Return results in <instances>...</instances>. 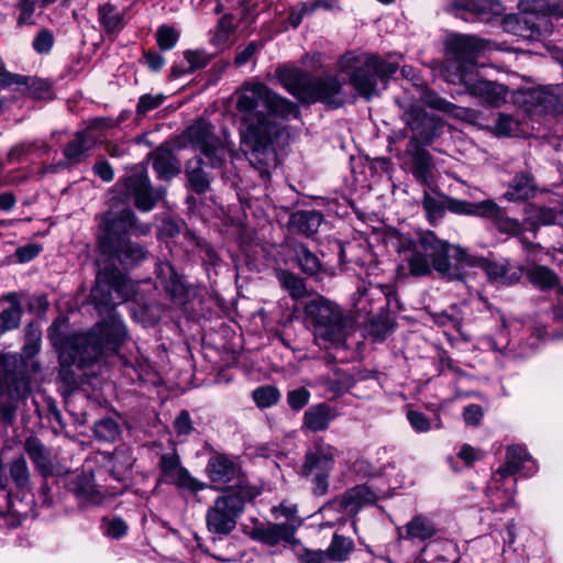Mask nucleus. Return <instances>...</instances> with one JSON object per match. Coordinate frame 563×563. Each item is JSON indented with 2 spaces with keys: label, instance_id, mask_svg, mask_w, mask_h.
<instances>
[{
  "label": "nucleus",
  "instance_id": "f3484780",
  "mask_svg": "<svg viewBox=\"0 0 563 563\" xmlns=\"http://www.w3.org/2000/svg\"><path fill=\"white\" fill-rule=\"evenodd\" d=\"M354 541L334 533L327 550L299 549L296 556L301 563L345 562L354 551Z\"/></svg>",
  "mask_w": 563,
  "mask_h": 563
},
{
  "label": "nucleus",
  "instance_id": "4d7b16f0",
  "mask_svg": "<svg viewBox=\"0 0 563 563\" xmlns=\"http://www.w3.org/2000/svg\"><path fill=\"white\" fill-rule=\"evenodd\" d=\"M47 150L48 146L45 142H31V143H21L13 146L8 153V161L11 163L13 161H18L22 155L32 152L34 150Z\"/></svg>",
  "mask_w": 563,
  "mask_h": 563
},
{
  "label": "nucleus",
  "instance_id": "f257e3e1",
  "mask_svg": "<svg viewBox=\"0 0 563 563\" xmlns=\"http://www.w3.org/2000/svg\"><path fill=\"white\" fill-rule=\"evenodd\" d=\"M121 301L128 300L133 286L130 279L117 267L106 265L100 268L91 298L96 308L107 317L98 322L90 332L68 336L64 342L55 336L56 322L49 329V336L59 350V363L63 367L77 365L86 367L102 356L114 354L128 336L121 316L114 309L113 295Z\"/></svg>",
  "mask_w": 563,
  "mask_h": 563
},
{
  "label": "nucleus",
  "instance_id": "9d476101",
  "mask_svg": "<svg viewBox=\"0 0 563 563\" xmlns=\"http://www.w3.org/2000/svg\"><path fill=\"white\" fill-rule=\"evenodd\" d=\"M445 48L450 57L442 66L444 79L449 73L477 70L476 59L485 44L473 35L453 34L446 40Z\"/></svg>",
  "mask_w": 563,
  "mask_h": 563
},
{
  "label": "nucleus",
  "instance_id": "338daca9",
  "mask_svg": "<svg viewBox=\"0 0 563 563\" xmlns=\"http://www.w3.org/2000/svg\"><path fill=\"white\" fill-rule=\"evenodd\" d=\"M531 217L536 223L548 225L556 221L558 213L551 208H536Z\"/></svg>",
  "mask_w": 563,
  "mask_h": 563
},
{
  "label": "nucleus",
  "instance_id": "aec40b11",
  "mask_svg": "<svg viewBox=\"0 0 563 563\" xmlns=\"http://www.w3.org/2000/svg\"><path fill=\"white\" fill-rule=\"evenodd\" d=\"M206 472L209 479L221 487L229 485L234 481H239L238 489L243 487V482L240 477L242 475V465L238 459L222 453H214L210 456Z\"/></svg>",
  "mask_w": 563,
  "mask_h": 563
},
{
  "label": "nucleus",
  "instance_id": "dca6fc26",
  "mask_svg": "<svg viewBox=\"0 0 563 563\" xmlns=\"http://www.w3.org/2000/svg\"><path fill=\"white\" fill-rule=\"evenodd\" d=\"M183 139L192 147L200 150L212 167H220L225 156V148L214 135L213 126L206 120H197L188 126Z\"/></svg>",
  "mask_w": 563,
  "mask_h": 563
},
{
  "label": "nucleus",
  "instance_id": "4c0bfd02",
  "mask_svg": "<svg viewBox=\"0 0 563 563\" xmlns=\"http://www.w3.org/2000/svg\"><path fill=\"white\" fill-rule=\"evenodd\" d=\"M321 222V213L311 210L295 212L291 214L289 220V224L292 229L307 236H311L317 233Z\"/></svg>",
  "mask_w": 563,
  "mask_h": 563
},
{
  "label": "nucleus",
  "instance_id": "412c9836",
  "mask_svg": "<svg viewBox=\"0 0 563 563\" xmlns=\"http://www.w3.org/2000/svg\"><path fill=\"white\" fill-rule=\"evenodd\" d=\"M423 208L430 220H435L449 210L456 214L471 216L473 211V202L455 199L438 192H424Z\"/></svg>",
  "mask_w": 563,
  "mask_h": 563
},
{
  "label": "nucleus",
  "instance_id": "49530a36",
  "mask_svg": "<svg viewBox=\"0 0 563 563\" xmlns=\"http://www.w3.org/2000/svg\"><path fill=\"white\" fill-rule=\"evenodd\" d=\"M252 398L258 408H269L279 401L280 391L275 386L265 385L253 390Z\"/></svg>",
  "mask_w": 563,
  "mask_h": 563
},
{
  "label": "nucleus",
  "instance_id": "39448f33",
  "mask_svg": "<svg viewBox=\"0 0 563 563\" xmlns=\"http://www.w3.org/2000/svg\"><path fill=\"white\" fill-rule=\"evenodd\" d=\"M279 78L285 89L300 101H320L333 108L344 103L342 84L336 77H312L298 68H285Z\"/></svg>",
  "mask_w": 563,
  "mask_h": 563
},
{
  "label": "nucleus",
  "instance_id": "0e129e2a",
  "mask_svg": "<svg viewBox=\"0 0 563 563\" xmlns=\"http://www.w3.org/2000/svg\"><path fill=\"white\" fill-rule=\"evenodd\" d=\"M407 418L410 422V426L417 432H427L428 430H430V422L422 412L409 410L407 413Z\"/></svg>",
  "mask_w": 563,
  "mask_h": 563
},
{
  "label": "nucleus",
  "instance_id": "20e7f679",
  "mask_svg": "<svg viewBox=\"0 0 563 563\" xmlns=\"http://www.w3.org/2000/svg\"><path fill=\"white\" fill-rule=\"evenodd\" d=\"M150 224H139L130 209L109 211L100 223L98 245L101 253L118 260L124 266H134L146 257V251L129 239V234L146 235Z\"/></svg>",
  "mask_w": 563,
  "mask_h": 563
},
{
  "label": "nucleus",
  "instance_id": "3c124183",
  "mask_svg": "<svg viewBox=\"0 0 563 563\" xmlns=\"http://www.w3.org/2000/svg\"><path fill=\"white\" fill-rule=\"evenodd\" d=\"M165 99L166 97L163 93H146L141 96L136 106V117H144L146 113L157 109L163 104Z\"/></svg>",
  "mask_w": 563,
  "mask_h": 563
},
{
  "label": "nucleus",
  "instance_id": "8fccbe9b",
  "mask_svg": "<svg viewBox=\"0 0 563 563\" xmlns=\"http://www.w3.org/2000/svg\"><path fill=\"white\" fill-rule=\"evenodd\" d=\"M93 432L97 439L112 442L119 437L120 428L112 418H103L95 423Z\"/></svg>",
  "mask_w": 563,
  "mask_h": 563
},
{
  "label": "nucleus",
  "instance_id": "58836bf2",
  "mask_svg": "<svg viewBox=\"0 0 563 563\" xmlns=\"http://www.w3.org/2000/svg\"><path fill=\"white\" fill-rule=\"evenodd\" d=\"M411 172L421 184L427 185L432 179V158L429 152L416 148L411 155Z\"/></svg>",
  "mask_w": 563,
  "mask_h": 563
},
{
  "label": "nucleus",
  "instance_id": "a19ab883",
  "mask_svg": "<svg viewBox=\"0 0 563 563\" xmlns=\"http://www.w3.org/2000/svg\"><path fill=\"white\" fill-rule=\"evenodd\" d=\"M528 280L541 290L552 289L559 286L558 275L549 267L543 265H533L527 269Z\"/></svg>",
  "mask_w": 563,
  "mask_h": 563
},
{
  "label": "nucleus",
  "instance_id": "f8f14e48",
  "mask_svg": "<svg viewBox=\"0 0 563 563\" xmlns=\"http://www.w3.org/2000/svg\"><path fill=\"white\" fill-rule=\"evenodd\" d=\"M445 81L463 85L467 93L496 108L505 103L508 93L505 85L484 79L479 76L478 70L449 73L445 75Z\"/></svg>",
  "mask_w": 563,
  "mask_h": 563
},
{
  "label": "nucleus",
  "instance_id": "6e6d98bb",
  "mask_svg": "<svg viewBox=\"0 0 563 563\" xmlns=\"http://www.w3.org/2000/svg\"><path fill=\"white\" fill-rule=\"evenodd\" d=\"M185 58L189 64L186 71H194L198 68L205 67L210 62V55L202 49L186 51Z\"/></svg>",
  "mask_w": 563,
  "mask_h": 563
},
{
  "label": "nucleus",
  "instance_id": "5fc2aeb1",
  "mask_svg": "<svg viewBox=\"0 0 563 563\" xmlns=\"http://www.w3.org/2000/svg\"><path fill=\"white\" fill-rule=\"evenodd\" d=\"M27 81H29L27 76H22L19 74H13V73L7 71L4 69L3 62L0 60V87L1 88L13 87V86L19 88V87L24 86V84Z\"/></svg>",
  "mask_w": 563,
  "mask_h": 563
},
{
  "label": "nucleus",
  "instance_id": "9b49d317",
  "mask_svg": "<svg viewBox=\"0 0 563 563\" xmlns=\"http://www.w3.org/2000/svg\"><path fill=\"white\" fill-rule=\"evenodd\" d=\"M246 490L240 487L239 490H229L217 498L214 505L207 512V527L209 531L217 534L230 533L236 525V518L244 510Z\"/></svg>",
  "mask_w": 563,
  "mask_h": 563
},
{
  "label": "nucleus",
  "instance_id": "e2e57ef3",
  "mask_svg": "<svg viewBox=\"0 0 563 563\" xmlns=\"http://www.w3.org/2000/svg\"><path fill=\"white\" fill-rule=\"evenodd\" d=\"M53 46V35L49 31H41L33 41V47L37 53H47Z\"/></svg>",
  "mask_w": 563,
  "mask_h": 563
},
{
  "label": "nucleus",
  "instance_id": "b1692460",
  "mask_svg": "<svg viewBox=\"0 0 563 563\" xmlns=\"http://www.w3.org/2000/svg\"><path fill=\"white\" fill-rule=\"evenodd\" d=\"M528 98L541 111L550 113L563 111V87L559 85L533 89L528 93Z\"/></svg>",
  "mask_w": 563,
  "mask_h": 563
},
{
  "label": "nucleus",
  "instance_id": "603ef678",
  "mask_svg": "<svg viewBox=\"0 0 563 563\" xmlns=\"http://www.w3.org/2000/svg\"><path fill=\"white\" fill-rule=\"evenodd\" d=\"M518 120L512 115L499 113L495 122V133L499 136H509L516 132Z\"/></svg>",
  "mask_w": 563,
  "mask_h": 563
},
{
  "label": "nucleus",
  "instance_id": "0eeeda50",
  "mask_svg": "<svg viewBox=\"0 0 563 563\" xmlns=\"http://www.w3.org/2000/svg\"><path fill=\"white\" fill-rule=\"evenodd\" d=\"M29 393L21 360L16 355L0 354V423L4 427L14 424L20 402Z\"/></svg>",
  "mask_w": 563,
  "mask_h": 563
},
{
  "label": "nucleus",
  "instance_id": "09e8293b",
  "mask_svg": "<svg viewBox=\"0 0 563 563\" xmlns=\"http://www.w3.org/2000/svg\"><path fill=\"white\" fill-rule=\"evenodd\" d=\"M278 279L282 286L290 294L292 298H302L307 294L306 285L301 278L289 273L280 272Z\"/></svg>",
  "mask_w": 563,
  "mask_h": 563
},
{
  "label": "nucleus",
  "instance_id": "69168bd1",
  "mask_svg": "<svg viewBox=\"0 0 563 563\" xmlns=\"http://www.w3.org/2000/svg\"><path fill=\"white\" fill-rule=\"evenodd\" d=\"M174 428L179 435H187L192 431V422L187 410L180 411L174 421Z\"/></svg>",
  "mask_w": 563,
  "mask_h": 563
},
{
  "label": "nucleus",
  "instance_id": "052dcab7",
  "mask_svg": "<svg viewBox=\"0 0 563 563\" xmlns=\"http://www.w3.org/2000/svg\"><path fill=\"white\" fill-rule=\"evenodd\" d=\"M31 95L36 99H42L51 90V84L44 79L29 77V81L24 86Z\"/></svg>",
  "mask_w": 563,
  "mask_h": 563
},
{
  "label": "nucleus",
  "instance_id": "c9c22d12",
  "mask_svg": "<svg viewBox=\"0 0 563 563\" xmlns=\"http://www.w3.org/2000/svg\"><path fill=\"white\" fill-rule=\"evenodd\" d=\"M3 299L10 302V307L0 312V335L18 329L23 314V308L16 294H8Z\"/></svg>",
  "mask_w": 563,
  "mask_h": 563
},
{
  "label": "nucleus",
  "instance_id": "774afa93",
  "mask_svg": "<svg viewBox=\"0 0 563 563\" xmlns=\"http://www.w3.org/2000/svg\"><path fill=\"white\" fill-rule=\"evenodd\" d=\"M483 418V409L479 405L472 404L464 408L463 419L466 424L476 426Z\"/></svg>",
  "mask_w": 563,
  "mask_h": 563
},
{
  "label": "nucleus",
  "instance_id": "680f3d73",
  "mask_svg": "<svg viewBox=\"0 0 563 563\" xmlns=\"http://www.w3.org/2000/svg\"><path fill=\"white\" fill-rule=\"evenodd\" d=\"M236 21L233 15H224L220 19L217 31V38L220 42L228 40L229 35L234 31Z\"/></svg>",
  "mask_w": 563,
  "mask_h": 563
},
{
  "label": "nucleus",
  "instance_id": "4be33fe9",
  "mask_svg": "<svg viewBox=\"0 0 563 563\" xmlns=\"http://www.w3.org/2000/svg\"><path fill=\"white\" fill-rule=\"evenodd\" d=\"M471 216L483 217L492 221L501 233L519 234L522 231L521 223L506 214V212L493 200L475 202Z\"/></svg>",
  "mask_w": 563,
  "mask_h": 563
},
{
  "label": "nucleus",
  "instance_id": "2eb2a0df",
  "mask_svg": "<svg viewBox=\"0 0 563 563\" xmlns=\"http://www.w3.org/2000/svg\"><path fill=\"white\" fill-rule=\"evenodd\" d=\"M126 201H133L142 211H150L162 197L159 190L151 186L150 178L143 167H135L129 175L117 184Z\"/></svg>",
  "mask_w": 563,
  "mask_h": 563
},
{
  "label": "nucleus",
  "instance_id": "423d86ee",
  "mask_svg": "<svg viewBox=\"0 0 563 563\" xmlns=\"http://www.w3.org/2000/svg\"><path fill=\"white\" fill-rule=\"evenodd\" d=\"M398 68L396 63L386 62L376 55L346 53L339 60V70L349 74V82L366 100L378 95L377 79H384Z\"/></svg>",
  "mask_w": 563,
  "mask_h": 563
},
{
  "label": "nucleus",
  "instance_id": "6e6552de",
  "mask_svg": "<svg viewBox=\"0 0 563 563\" xmlns=\"http://www.w3.org/2000/svg\"><path fill=\"white\" fill-rule=\"evenodd\" d=\"M305 313L313 323L317 339L339 342L344 338L346 318L336 303L318 297L307 302Z\"/></svg>",
  "mask_w": 563,
  "mask_h": 563
},
{
  "label": "nucleus",
  "instance_id": "ea45409f",
  "mask_svg": "<svg viewBox=\"0 0 563 563\" xmlns=\"http://www.w3.org/2000/svg\"><path fill=\"white\" fill-rule=\"evenodd\" d=\"M190 188L197 194H203L209 189L210 180L202 169V159L192 158L186 164L185 169Z\"/></svg>",
  "mask_w": 563,
  "mask_h": 563
},
{
  "label": "nucleus",
  "instance_id": "cd10ccee",
  "mask_svg": "<svg viewBox=\"0 0 563 563\" xmlns=\"http://www.w3.org/2000/svg\"><path fill=\"white\" fill-rule=\"evenodd\" d=\"M151 158L153 161V168L159 178L170 179L180 173V161L167 144L156 148L151 154Z\"/></svg>",
  "mask_w": 563,
  "mask_h": 563
},
{
  "label": "nucleus",
  "instance_id": "13d9d810",
  "mask_svg": "<svg viewBox=\"0 0 563 563\" xmlns=\"http://www.w3.org/2000/svg\"><path fill=\"white\" fill-rule=\"evenodd\" d=\"M156 36L157 43L162 49L173 48L178 40L177 32L173 27L166 25H163L157 30Z\"/></svg>",
  "mask_w": 563,
  "mask_h": 563
},
{
  "label": "nucleus",
  "instance_id": "473e14b6",
  "mask_svg": "<svg viewBox=\"0 0 563 563\" xmlns=\"http://www.w3.org/2000/svg\"><path fill=\"white\" fill-rule=\"evenodd\" d=\"M97 139L96 134H91V130L77 132L75 140L69 142L64 150L65 157L70 164L79 163L96 144Z\"/></svg>",
  "mask_w": 563,
  "mask_h": 563
},
{
  "label": "nucleus",
  "instance_id": "6ab92c4d",
  "mask_svg": "<svg viewBox=\"0 0 563 563\" xmlns=\"http://www.w3.org/2000/svg\"><path fill=\"white\" fill-rule=\"evenodd\" d=\"M159 482L186 488L190 492H199L205 485L194 478L187 468L181 465L180 457L176 452L165 453L159 459Z\"/></svg>",
  "mask_w": 563,
  "mask_h": 563
},
{
  "label": "nucleus",
  "instance_id": "5701e85b",
  "mask_svg": "<svg viewBox=\"0 0 563 563\" xmlns=\"http://www.w3.org/2000/svg\"><path fill=\"white\" fill-rule=\"evenodd\" d=\"M134 462L132 450L125 445L103 455V467L118 482H124L130 477Z\"/></svg>",
  "mask_w": 563,
  "mask_h": 563
},
{
  "label": "nucleus",
  "instance_id": "bb28decb",
  "mask_svg": "<svg viewBox=\"0 0 563 563\" xmlns=\"http://www.w3.org/2000/svg\"><path fill=\"white\" fill-rule=\"evenodd\" d=\"M69 490L85 504L98 505L102 494L93 482L90 473L74 474L68 483Z\"/></svg>",
  "mask_w": 563,
  "mask_h": 563
},
{
  "label": "nucleus",
  "instance_id": "a878e982",
  "mask_svg": "<svg viewBox=\"0 0 563 563\" xmlns=\"http://www.w3.org/2000/svg\"><path fill=\"white\" fill-rule=\"evenodd\" d=\"M296 529L297 526L294 525H261L253 529L250 537L268 545H275L282 540L298 543V541L294 539Z\"/></svg>",
  "mask_w": 563,
  "mask_h": 563
},
{
  "label": "nucleus",
  "instance_id": "2f4dec72",
  "mask_svg": "<svg viewBox=\"0 0 563 563\" xmlns=\"http://www.w3.org/2000/svg\"><path fill=\"white\" fill-rule=\"evenodd\" d=\"M377 495L367 485H357L341 497V507L347 514H355L364 505L374 504Z\"/></svg>",
  "mask_w": 563,
  "mask_h": 563
},
{
  "label": "nucleus",
  "instance_id": "e433bc0d",
  "mask_svg": "<svg viewBox=\"0 0 563 563\" xmlns=\"http://www.w3.org/2000/svg\"><path fill=\"white\" fill-rule=\"evenodd\" d=\"M334 415L332 413L329 406L319 404L310 407L303 415V428L309 431L318 432L325 430L330 422L333 420Z\"/></svg>",
  "mask_w": 563,
  "mask_h": 563
},
{
  "label": "nucleus",
  "instance_id": "f03ea898",
  "mask_svg": "<svg viewBox=\"0 0 563 563\" xmlns=\"http://www.w3.org/2000/svg\"><path fill=\"white\" fill-rule=\"evenodd\" d=\"M255 100L249 97V140L252 139V166L258 176L266 180L275 165L276 155L272 141L280 131L278 119L297 117L298 108L288 99L273 92L262 84L249 85Z\"/></svg>",
  "mask_w": 563,
  "mask_h": 563
},
{
  "label": "nucleus",
  "instance_id": "c85d7f7f",
  "mask_svg": "<svg viewBox=\"0 0 563 563\" xmlns=\"http://www.w3.org/2000/svg\"><path fill=\"white\" fill-rule=\"evenodd\" d=\"M493 477L487 486L486 496L493 511L503 512L514 505V494L516 487L515 478H506L499 483V488L492 489Z\"/></svg>",
  "mask_w": 563,
  "mask_h": 563
},
{
  "label": "nucleus",
  "instance_id": "7ed1b4c3",
  "mask_svg": "<svg viewBox=\"0 0 563 563\" xmlns=\"http://www.w3.org/2000/svg\"><path fill=\"white\" fill-rule=\"evenodd\" d=\"M397 250L401 257L400 269H407L411 276H427L434 269L448 280H464L455 256V250L463 249L438 239L430 231L419 233L416 239L401 236Z\"/></svg>",
  "mask_w": 563,
  "mask_h": 563
},
{
  "label": "nucleus",
  "instance_id": "72a5a7b5",
  "mask_svg": "<svg viewBox=\"0 0 563 563\" xmlns=\"http://www.w3.org/2000/svg\"><path fill=\"white\" fill-rule=\"evenodd\" d=\"M536 184L528 173L517 174L508 184L504 197L508 201H523L532 198L536 194Z\"/></svg>",
  "mask_w": 563,
  "mask_h": 563
},
{
  "label": "nucleus",
  "instance_id": "c03bdc74",
  "mask_svg": "<svg viewBox=\"0 0 563 563\" xmlns=\"http://www.w3.org/2000/svg\"><path fill=\"white\" fill-rule=\"evenodd\" d=\"M296 260L302 272L308 275L313 276L322 268L319 257L306 245H298L296 247Z\"/></svg>",
  "mask_w": 563,
  "mask_h": 563
},
{
  "label": "nucleus",
  "instance_id": "a18cd8bd",
  "mask_svg": "<svg viewBox=\"0 0 563 563\" xmlns=\"http://www.w3.org/2000/svg\"><path fill=\"white\" fill-rule=\"evenodd\" d=\"M10 477L19 488H27L30 485V471L23 455L15 456L9 464Z\"/></svg>",
  "mask_w": 563,
  "mask_h": 563
},
{
  "label": "nucleus",
  "instance_id": "de8ad7c7",
  "mask_svg": "<svg viewBox=\"0 0 563 563\" xmlns=\"http://www.w3.org/2000/svg\"><path fill=\"white\" fill-rule=\"evenodd\" d=\"M101 530L106 537L119 540L128 533L129 526L120 517H104L101 522Z\"/></svg>",
  "mask_w": 563,
  "mask_h": 563
},
{
  "label": "nucleus",
  "instance_id": "4468645a",
  "mask_svg": "<svg viewBox=\"0 0 563 563\" xmlns=\"http://www.w3.org/2000/svg\"><path fill=\"white\" fill-rule=\"evenodd\" d=\"M397 103L401 110L400 118L412 131L415 141L430 143L440 134L441 121L434 115H429L417 102L404 98L397 99Z\"/></svg>",
  "mask_w": 563,
  "mask_h": 563
},
{
  "label": "nucleus",
  "instance_id": "a211bd4d",
  "mask_svg": "<svg viewBox=\"0 0 563 563\" xmlns=\"http://www.w3.org/2000/svg\"><path fill=\"white\" fill-rule=\"evenodd\" d=\"M533 11L541 12L542 15L538 16L532 13H523L518 19V27L520 31L527 29L528 33H520L522 37L538 38L543 33L550 31L549 21L545 15H563V4L559 2H552L549 0H537L533 2Z\"/></svg>",
  "mask_w": 563,
  "mask_h": 563
},
{
  "label": "nucleus",
  "instance_id": "393cba45",
  "mask_svg": "<svg viewBox=\"0 0 563 563\" xmlns=\"http://www.w3.org/2000/svg\"><path fill=\"white\" fill-rule=\"evenodd\" d=\"M528 461H530V456L525 448L520 445L509 446L505 463L493 475L492 489L499 488V483L504 479L514 478L512 475L518 473Z\"/></svg>",
  "mask_w": 563,
  "mask_h": 563
},
{
  "label": "nucleus",
  "instance_id": "f704fd0d",
  "mask_svg": "<svg viewBox=\"0 0 563 563\" xmlns=\"http://www.w3.org/2000/svg\"><path fill=\"white\" fill-rule=\"evenodd\" d=\"M404 531L405 534L402 530H399L400 538L420 541L430 539L437 533V529L433 522L428 517L422 515H418L413 517L409 522H407V525L404 527Z\"/></svg>",
  "mask_w": 563,
  "mask_h": 563
},
{
  "label": "nucleus",
  "instance_id": "1a4fd4ad",
  "mask_svg": "<svg viewBox=\"0 0 563 563\" xmlns=\"http://www.w3.org/2000/svg\"><path fill=\"white\" fill-rule=\"evenodd\" d=\"M338 453V449L322 438H317L308 448L302 473L311 478L316 495L323 496L328 493L329 476L334 468Z\"/></svg>",
  "mask_w": 563,
  "mask_h": 563
},
{
  "label": "nucleus",
  "instance_id": "c756f323",
  "mask_svg": "<svg viewBox=\"0 0 563 563\" xmlns=\"http://www.w3.org/2000/svg\"><path fill=\"white\" fill-rule=\"evenodd\" d=\"M453 9L466 10L484 21H489L490 16H500L505 12L499 0H460L453 4Z\"/></svg>",
  "mask_w": 563,
  "mask_h": 563
},
{
  "label": "nucleus",
  "instance_id": "7c9ffc66",
  "mask_svg": "<svg viewBox=\"0 0 563 563\" xmlns=\"http://www.w3.org/2000/svg\"><path fill=\"white\" fill-rule=\"evenodd\" d=\"M156 276L166 292L173 299L180 298L185 295L186 287L183 283V279L169 262L157 263Z\"/></svg>",
  "mask_w": 563,
  "mask_h": 563
},
{
  "label": "nucleus",
  "instance_id": "37998d69",
  "mask_svg": "<svg viewBox=\"0 0 563 563\" xmlns=\"http://www.w3.org/2000/svg\"><path fill=\"white\" fill-rule=\"evenodd\" d=\"M99 21L107 33H119L124 26V14L110 4L99 8Z\"/></svg>",
  "mask_w": 563,
  "mask_h": 563
},
{
  "label": "nucleus",
  "instance_id": "79ce46f5",
  "mask_svg": "<svg viewBox=\"0 0 563 563\" xmlns=\"http://www.w3.org/2000/svg\"><path fill=\"white\" fill-rule=\"evenodd\" d=\"M24 449L32 462L42 473L51 471L48 452L40 440L33 437L27 438L25 440Z\"/></svg>",
  "mask_w": 563,
  "mask_h": 563
},
{
  "label": "nucleus",
  "instance_id": "864d4df0",
  "mask_svg": "<svg viewBox=\"0 0 563 563\" xmlns=\"http://www.w3.org/2000/svg\"><path fill=\"white\" fill-rule=\"evenodd\" d=\"M419 98L432 109L445 111L449 101L440 97L438 93L428 88L419 89Z\"/></svg>",
  "mask_w": 563,
  "mask_h": 563
},
{
  "label": "nucleus",
  "instance_id": "ddd939ff",
  "mask_svg": "<svg viewBox=\"0 0 563 563\" xmlns=\"http://www.w3.org/2000/svg\"><path fill=\"white\" fill-rule=\"evenodd\" d=\"M455 256L461 264V271L464 273V279L468 274V268H479L486 273L490 280L501 285H514L522 276V269L517 264L505 260L501 262H489L484 257L470 254L466 250H455Z\"/></svg>",
  "mask_w": 563,
  "mask_h": 563
},
{
  "label": "nucleus",
  "instance_id": "bf43d9fd",
  "mask_svg": "<svg viewBox=\"0 0 563 563\" xmlns=\"http://www.w3.org/2000/svg\"><path fill=\"white\" fill-rule=\"evenodd\" d=\"M310 393L305 387L288 391L287 402L294 410L302 409L309 401Z\"/></svg>",
  "mask_w": 563,
  "mask_h": 563
}]
</instances>
